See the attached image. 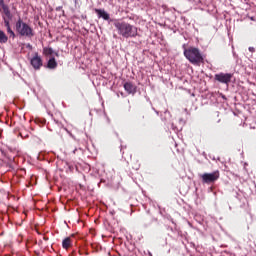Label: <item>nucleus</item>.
I'll use <instances>...</instances> for the list:
<instances>
[{
    "instance_id": "obj_15",
    "label": "nucleus",
    "mask_w": 256,
    "mask_h": 256,
    "mask_svg": "<svg viewBox=\"0 0 256 256\" xmlns=\"http://www.w3.org/2000/svg\"><path fill=\"white\" fill-rule=\"evenodd\" d=\"M11 21V19H7V18H4V26L7 28V27H11V23L9 22Z\"/></svg>"
},
{
    "instance_id": "obj_3",
    "label": "nucleus",
    "mask_w": 256,
    "mask_h": 256,
    "mask_svg": "<svg viewBox=\"0 0 256 256\" xmlns=\"http://www.w3.org/2000/svg\"><path fill=\"white\" fill-rule=\"evenodd\" d=\"M16 32L21 35V37H33L35 33L33 28L29 24L23 22V19L19 18L16 22Z\"/></svg>"
},
{
    "instance_id": "obj_16",
    "label": "nucleus",
    "mask_w": 256,
    "mask_h": 256,
    "mask_svg": "<svg viewBox=\"0 0 256 256\" xmlns=\"http://www.w3.org/2000/svg\"><path fill=\"white\" fill-rule=\"evenodd\" d=\"M3 5H6L5 0H0V7H3Z\"/></svg>"
},
{
    "instance_id": "obj_18",
    "label": "nucleus",
    "mask_w": 256,
    "mask_h": 256,
    "mask_svg": "<svg viewBox=\"0 0 256 256\" xmlns=\"http://www.w3.org/2000/svg\"><path fill=\"white\" fill-rule=\"evenodd\" d=\"M54 55H55L56 57H59V53H58V52H55Z\"/></svg>"
},
{
    "instance_id": "obj_13",
    "label": "nucleus",
    "mask_w": 256,
    "mask_h": 256,
    "mask_svg": "<svg viewBox=\"0 0 256 256\" xmlns=\"http://www.w3.org/2000/svg\"><path fill=\"white\" fill-rule=\"evenodd\" d=\"M53 53H55L53 51V48H48V47L43 48V54L44 55L49 56V55H53Z\"/></svg>"
},
{
    "instance_id": "obj_17",
    "label": "nucleus",
    "mask_w": 256,
    "mask_h": 256,
    "mask_svg": "<svg viewBox=\"0 0 256 256\" xmlns=\"http://www.w3.org/2000/svg\"><path fill=\"white\" fill-rule=\"evenodd\" d=\"M249 51H250L251 53H255V48L249 47Z\"/></svg>"
},
{
    "instance_id": "obj_5",
    "label": "nucleus",
    "mask_w": 256,
    "mask_h": 256,
    "mask_svg": "<svg viewBox=\"0 0 256 256\" xmlns=\"http://www.w3.org/2000/svg\"><path fill=\"white\" fill-rule=\"evenodd\" d=\"M215 81L218 83H224L225 85H229L231 83V79H233V74L231 73H218L214 76Z\"/></svg>"
},
{
    "instance_id": "obj_8",
    "label": "nucleus",
    "mask_w": 256,
    "mask_h": 256,
    "mask_svg": "<svg viewBox=\"0 0 256 256\" xmlns=\"http://www.w3.org/2000/svg\"><path fill=\"white\" fill-rule=\"evenodd\" d=\"M94 11L98 15V17L100 19H104V21H109V19H111V17L109 16V13H107L105 10L96 8Z\"/></svg>"
},
{
    "instance_id": "obj_6",
    "label": "nucleus",
    "mask_w": 256,
    "mask_h": 256,
    "mask_svg": "<svg viewBox=\"0 0 256 256\" xmlns=\"http://www.w3.org/2000/svg\"><path fill=\"white\" fill-rule=\"evenodd\" d=\"M30 64L36 71L43 67V59L39 56V53H35L34 57L30 60Z\"/></svg>"
},
{
    "instance_id": "obj_11",
    "label": "nucleus",
    "mask_w": 256,
    "mask_h": 256,
    "mask_svg": "<svg viewBox=\"0 0 256 256\" xmlns=\"http://www.w3.org/2000/svg\"><path fill=\"white\" fill-rule=\"evenodd\" d=\"M47 68L48 69H57V60H55V57H52L48 60Z\"/></svg>"
},
{
    "instance_id": "obj_20",
    "label": "nucleus",
    "mask_w": 256,
    "mask_h": 256,
    "mask_svg": "<svg viewBox=\"0 0 256 256\" xmlns=\"http://www.w3.org/2000/svg\"><path fill=\"white\" fill-rule=\"evenodd\" d=\"M75 2L77 3V0H75Z\"/></svg>"
},
{
    "instance_id": "obj_2",
    "label": "nucleus",
    "mask_w": 256,
    "mask_h": 256,
    "mask_svg": "<svg viewBox=\"0 0 256 256\" xmlns=\"http://www.w3.org/2000/svg\"><path fill=\"white\" fill-rule=\"evenodd\" d=\"M183 49H184V57H186V59L189 60V62L192 65H197L199 67L201 63L205 62V59L203 58V54H201V50H199V48H195V47L186 48L184 44Z\"/></svg>"
},
{
    "instance_id": "obj_12",
    "label": "nucleus",
    "mask_w": 256,
    "mask_h": 256,
    "mask_svg": "<svg viewBox=\"0 0 256 256\" xmlns=\"http://www.w3.org/2000/svg\"><path fill=\"white\" fill-rule=\"evenodd\" d=\"M7 41H9V37L3 30H0V43H7Z\"/></svg>"
},
{
    "instance_id": "obj_1",
    "label": "nucleus",
    "mask_w": 256,
    "mask_h": 256,
    "mask_svg": "<svg viewBox=\"0 0 256 256\" xmlns=\"http://www.w3.org/2000/svg\"><path fill=\"white\" fill-rule=\"evenodd\" d=\"M114 27L118 31V35L124 37V39H134L139 35L137 27L129 24L126 21H115Z\"/></svg>"
},
{
    "instance_id": "obj_19",
    "label": "nucleus",
    "mask_w": 256,
    "mask_h": 256,
    "mask_svg": "<svg viewBox=\"0 0 256 256\" xmlns=\"http://www.w3.org/2000/svg\"><path fill=\"white\" fill-rule=\"evenodd\" d=\"M75 151H77V149H75L73 153H75Z\"/></svg>"
},
{
    "instance_id": "obj_7",
    "label": "nucleus",
    "mask_w": 256,
    "mask_h": 256,
    "mask_svg": "<svg viewBox=\"0 0 256 256\" xmlns=\"http://www.w3.org/2000/svg\"><path fill=\"white\" fill-rule=\"evenodd\" d=\"M123 87L128 95H135L137 93V86L133 82H125Z\"/></svg>"
},
{
    "instance_id": "obj_4",
    "label": "nucleus",
    "mask_w": 256,
    "mask_h": 256,
    "mask_svg": "<svg viewBox=\"0 0 256 256\" xmlns=\"http://www.w3.org/2000/svg\"><path fill=\"white\" fill-rule=\"evenodd\" d=\"M219 177H221V172H219V170H216L212 173H204L201 175L202 183L206 185H211L216 181H219Z\"/></svg>"
},
{
    "instance_id": "obj_14",
    "label": "nucleus",
    "mask_w": 256,
    "mask_h": 256,
    "mask_svg": "<svg viewBox=\"0 0 256 256\" xmlns=\"http://www.w3.org/2000/svg\"><path fill=\"white\" fill-rule=\"evenodd\" d=\"M6 31H7L8 35H10V37H12V39H15V32L11 29V26L6 27Z\"/></svg>"
},
{
    "instance_id": "obj_10",
    "label": "nucleus",
    "mask_w": 256,
    "mask_h": 256,
    "mask_svg": "<svg viewBox=\"0 0 256 256\" xmlns=\"http://www.w3.org/2000/svg\"><path fill=\"white\" fill-rule=\"evenodd\" d=\"M2 11L7 19H13V15L11 14V10H9V6H7V4L2 6Z\"/></svg>"
},
{
    "instance_id": "obj_9",
    "label": "nucleus",
    "mask_w": 256,
    "mask_h": 256,
    "mask_svg": "<svg viewBox=\"0 0 256 256\" xmlns=\"http://www.w3.org/2000/svg\"><path fill=\"white\" fill-rule=\"evenodd\" d=\"M73 246V241L71 240V237H67L62 241V247L63 249H69V247Z\"/></svg>"
}]
</instances>
